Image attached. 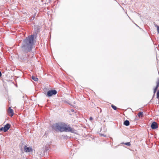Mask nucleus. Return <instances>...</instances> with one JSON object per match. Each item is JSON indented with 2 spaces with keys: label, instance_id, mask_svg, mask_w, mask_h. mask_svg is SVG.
Wrapping results in <instances>:
<instances>
[{
  "label": "nucleus",
  "instance_id": "obj_19",
  "mask_svg": "<svg viewBox=\"0 0 159 159\" xmlns=\"http://www.w3.org/2000/svg\"><path fill=\"white\" fill-rule=\"evenodd\" d=\"M71 111H72V112H74V111L73 110H72Z\"/></svg>",
  "mask_w": 159,
  "mask_h": 159
},
{
  "label": "nucleus",
  "instance_id": "obj_15",
  "mask_svg": "<svg viewBox=\"0 0 159 159\" xmlns=\"http://www.w3.org/2000/svg\"><path fill=\"white\" fill-rule=\"evenodd\" d=\"M157 32L159 34V26H157Z\"/></svg>",
  "mask_w": 159,
  "mask_h": 159
},
{
  "label": "nucleus",
  "instance_id": "obj_18",
  "mask_svg": "<svg viewBox=\"0 0 159 159\" xmlns=\"http://www.w3.org/2000/svg\"><path fill=\"white\" fill-rule=\"evenodd\" d=\"M90 120H93V118L92 117H90Z\"/></svg>",
  "mask_w": 159,
  "mask_h": 159
},
{
  "label": "nucleus",
  "instance_id": "obj_8",
  "mask_svg": "<svg viewBox=\"0 0 159 159\" xmlns=\"http://www.w3.org/2000/svg\"><path fill=\"white\" fill-rule=\"evenodd\" d=\"M31 149V148H30L29 147L26 146H25L24 148V151L26 152H30Z\"/></svg>",
  "mask_w": 159,
  "mask_h": 159
},
{
  "label": "nucleus",
  "instance_id": "obj_1",
  "mask_svg": "<svg viewBox=\"0 0 159 159\" xmlns=\"http://www.w3.org/2000/svg\"><path fill=\"white\" fill-rule=\"evenodd\" d=\"M34 35L32 34L24 40L22 45V48L24 52H28L32 50L34 45Z\"/></svg>",
  "mask_w": 159,
  "mask_h": 159
},
{
  "label": "nucleus",
  "instance_id": "obj_20",
  "mask_svg": "<svg viewBox=\"0 0 159 159\" xmlns=\"http://www.w3.org/2000/svg\"><path fill=\"white\" fill-rule=\"evenodd\" d=\"M32 53V55H34V53Z\"/></svg>",
  "mask_w": 159,
  "mask_h": 159
},
{
  "label": "nucleus",
  "instance_id": "obj_4",
  "mask_svg": "<svg viewBox=\"0 0 159 159\" xmlns=\"http://www.w3.org/2000/svg\"><path fill=\"white\" fill-rule=\"evenodd\" d=\"M10 126L11 125L9 124L8 123L3 128V130L4 132H7L10 128Z\"/></svg>",
  "mask_w": 159,
  "mask_h": 159
},
{
  "label": "nucleus",
  "instance_id": "obj_12",
  "mask_svg": "<svg viewBox=\"0 0 159 159\" xmlns=\"http://www.w3.org/2000/svg\"><path fill=\"white\" fill-rule=\"evenodd\" d=\"M36 15V13H35L34 14V16L33 17H31V18L30 20H34V18L35 17V16Z\"/></svg>",
  "mask_w": 159,
  "mask_h": 159
},
{
  "label": "nucleus",
  "instance_id": "obj_13",
  "mask_svg": "<svg viewBox=\"0 0 159 159\" xmlns=\"http://www.w3.org/2000/svg\"><path fill=\"white\" fill-rule=\"evenodd\" d=\"M111 107L114 110H116L117 109V107L115 106H114L113 105H111Z\"/></svg>",
  "mask_w": 159,
  "mask_h": 159
},
{
  "label": "nucleus",
  "instance_id": "obj_3",
  "mask_svg": "<svg viewBox=\"0 0 159 159\" xmlns=\"http://www.w3.org/2000/svg\"><path fill=\"white\" fill-rule=\"evenodd\" d=\"M57 93V92L56 90H49L47 92L46 96L48 97H50L52 95L56 94Z\"/></svg>",
  "mask_w": 159,
  "mask_h": 159
},
{
  "label": "nucleus",
  "instance_id": "obj_2",
  "mask_svg": "<svg viewBox=\"0 0 159 159\" xmlns=\"http://www.w3.org/2000/svg\"><path fill=\"white\" fill-rule=\"evenodd\" d=\"M52 127L55 130L61 132H70L73 133L75 131L74 128L70 127L69 125L63 122L55 124L52 125Z\"/></svg>",
  "mask_w": 159,
  "mask_h": 159
},
{
  "label": "nucleus",
  "instance_id": "obj_9",
  "mask_svg": "<svg viewBox=\"0 0 159 159\" xmlns=\"http://www.w3.org/2000/svg\"><path fill=\"white\" fill-rule=\"evenodd\" d=\"M124 124L126 126H128L129 125V120H126L124 122Z\"/></svg>",
  "mask_w": 159,
  "mask_h": 159
},
{
  "label": "nucleus",
  "instance_id": "obj_16",
  "mask_svg": "<svg viewBox=\"0 0 159 159\" xmlns=\"http://www.w3.org/2000/svg\"><path fill=\"white\" fill-rule=\"evenodd\" d=\"M3 129V127H2L0 129V130L2 131Z\"/></svg>",
  "mask_w": 159,
  "mask_h": 159
},
{
  "label": "nucleus",
  "instance_id": "obj_11",
  "mask_svg": "<svg viewBox=\"0 0 159 159\" xmlns=\"http://www.w3.org/2000/svg\"><path fill=\"white\" fill-rule=\"evenodd\" d=\"M32 78L35 81H36L38 80V78L34 76H32Z\"/></svg>",
  "mask_w": 159,
  "mask_h": 159
},
{
  "label": "nucleus",
  "instance_id": "obj_6",
  "mask_svg": "<svg viewBox=\"0 0 159 159\" xmlns=\"http://www.w3.org/2000/svg\"><path fill=\"white\" fill-rule=\"evenodd\" d=\"M8 113L10 114V116L12 117V116H13L14 114V112H13V111L11 107H9V108L8 111Z\"/></svg>",
  "mask_w": 159,
  "mask_h": 159
},
{
  "label": "nucleus",
  "instance_id": "obj_5",
  "mask_svg": "<svg viewBox=\"0 0 159 159\" xmlns=\"http://www.w3.org/2000/svg\"><path fill=\"white\" fill-rule=\"evenodd\" d=\"M151 127L153 129H155L158 127L157 123L155 122H153L151 125Z\"/></svg>",
  "mask_w": 159,
  "mask_h": 159
},
{
  "label": "nucleus",
  "instance_id": "obj_17",
  "mask_svg": "<svg viewBox=\"0 0 159 159\" xmlns=\"http://www.w3.org/2000/svg\"><path fill=\"white\" fill-rule=\"evenodd\" d=\"M2 75V73L1 72V71H0V77H1Z\"/></svg>",
  "mask_w": 159,
  "mask_h": 159
},
{
  "label": "nucleus",
  "instance_id": "obj_10",
  "mask_svg": "<svg viewBox=\"0 0 159 159\" xmlns=\"http://www.w3.org/2000/svg\"><path fill=\"white\" fill-rule=\"evenodd\" d=\"M143 113L142 112H140L139 113L138 116L139 117H142L143 116Z\"/></svg>",
  "mask_w": 159,
  "mask_h": 159
},
{
  "label": "nucleus",
  "instance_id": "obj_7",
  "mask_svg": "<svg viewBox=\"0 0 159 159\" xmlns=\"http://www.w3.org/2000/svg\"><path fill=\"white\" fill-rule=\"evenodd\" d=\"M156 83H157V85H156V87H155V88L154 89V94L156 92V91H157L158 88V87L159 86V79H158L157 80V81L156 82Z\"/></svg>",
  "mask_w": 159,
  "mask_h": 159
},
{
  "label": "nucleus",
  "instance_id": "obj_14",
  "mask_svg": "<svg viewBox=\"0 0 159 159\" xmlns=\"http://www.w3.org/2000/svg\"><path fill=\"white\" fill-rule=\"evenodd\" d=\"M124 144L126 145L130 146L131 145L130 142H127L124 143Z\"/></svg>",
  "mask_w": 159,
  "mask_h": 159
}]
</instances>
